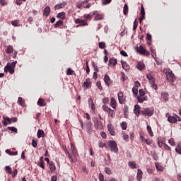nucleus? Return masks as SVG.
Returning <instances> with one entry per match:
<instances>
[{
	"label": "nucleus",
	"instance_id": "1",
	"mask_svg": "<svg viewBox=\"0 0 181 181\" xmlns=\"http://www.w3.org/2000/svg\"><path fill=\"white\" fill-rule=\"evenodd\" d=\"M164 73L166 74V78L170 83H173L175 80V74L169 69H165L163 70Z\"/></svg>",
	"mask_w": 181,
	"mask_h": 181
},
{
	"label": "nucleus",
	"instance_id": "2",
	"mask_svg": "<svg viewBox=\"0 0 181 181\" xmlns=\"http://www.w3.org/2000/svg\"><path fill=\"white\" fill-rule=\"evenodd\" d=\"M146 78L149 81V83L153 88V90H158V84H156V80L154 78L151 74H146Z\"/></svg>",
	"mask_w": 181,
	"mask_h": 181
},
{
	"label": "nucleus",
	"instance_id": "3",
	"mask_svg": "<svg viewBox=\"0 0 181 181\" xmlns=\"http://www.w3.org/2000/svg\"><path fill=\"white\" fill-rule=\"evenodd\" d=\"M153 107H147L141 111V114H142V115H146V117H152V115H153Z\"/></svg>",
	"mask_w": 181,
	"mask_h": 181
},
{
	"label": "nucleus",
	"instance_id": "4",
	"mask_svg": "<svg viewBox=\"0 0 181 181\" xmlns=\"http://www.w3.org/2000/svg\"><path fill=\"white\" fill-rule=\"evenodd\" d=\"M108 146L110 148L111 152L117 153L118 152V147L115 141H109Z\"/></svg>",
	"mask_w": 181,
	"mask_h": 181
},
{
	"label": "nucleus",
	"instance_id": "5",
	"mask_svg": "<svg viewBox=\"0 0 181 181\" xmlns=\"http://www.w3.org/2000/svg\"><path fill=\"white\" fill-rule=\"evenodd\" d=\"M93 122H94V127L96 129H103L104 126L103 125V122L100 120H98V119L95 118L93 119Z\"/></svg>",
	"mask_w": 181,
	"mask_h": 181
},
{
	"label": "nucleus",
	"instance_id": "6",
	"mask_svg": "<svg viewBox=\"0 0 181 181\" xmlns=\"http://www.w3.org/2000/svg\"><path fill=\"white\" fill-rule=\"evenodd\" d=\"M137 52L138 53H139L140 54H143L144 56H149V54H151L149 51L145 49V47H144L142 45L139 46V48L137 49Z\"/></svg>",
	"mask_w": 181,
	"mask_h": 181
},
{
	"label": "nucleus",
	"instance_id": "7",
	"mask_svg": "<svg viewBox=\"0 0 181 181\" xmlns=\"http://www.w3.org/2000/svg\"><path fill=\"white\" fill-rule=\"evenodd\" d=\"M92 15L95 16V18L93 19V21H101L104 19V16L100 13V12L98 11H93Z\"/></svg>",
	"mask_w": 181,
	"mask_h": 181
},
{
	"label": "nucleus",
	"instance_id": "8",
	"mask_svg": "<svg viewBox=\"0 0 181 181\" xmlns=\"http://www.w3.org/2000/svg\"><path fill=\"white\" fill-rule=\"evenodd\" d=\"M4 71L5 73H8V71H9L10 74H13V73H15V69L11 65L7 64L4 67Z\"/></svg>",
	"mask_w": 181,
	"mask_h": 181
},
{
	"label": "nucleus",
	"instance_id": "9",
	"mask_svg": "<svg viewBox=\"0 0 181 181\" xmlns=\"http://www.w3.org/2000/svg\"><path fill=\"white\" fill-rule=\"evenodd\" d=\"M118 100L119 104H125V97L124 96V93L120 92L117 94Z\"/></svg>",
	"mask_w": 181,
	"mask_h": 181
},
{
	"label": "nucleus",
	"instance_id": "10",
	"mask_svg": "<svg viewBox=\"0 0 181 181\" xmlns=\"http://www.w3.org/2000/svg\"><path fill=\"white\" fill-rule=\"evenodd\" d=\"M134 112L136 117H139V115L141 114V106L139 105H134Z\"/></svg>",
	"mask_w": 181,
	"mask_h": 181
},
{
	"label": "nucleus",
	"instance_id": "11",
	"mask_svg": "<svg viewBox=\"0 0 181 181\" xmlns=\"http://www.w3.org/2000/svg\"><path fill=\"white\" fill-rule=\"evenodd\" d=\"M75 23L78 24L80 23L81 26H86V25H88V23H87V22H86L85 20H81L80 18H77L75 20Z\"/></svg>",
	"mask_w": 181,
	"mask_h": 181
},
{
	"label": "nucleus",
	"instance_id": "12",
	"mask_svg": "<svg viewBox=\"0 0 181 181\" xmlns=\"http://www.w3.org/2000/svg\"><path fill=\"white\" fill-rule=\"evenodd\" d=\"M86 131L87 132H93V123L91 122H86Z\"/></svg>",
	"mask_w": 181,
	"mask_h": 181
},
{
	"label": "nucleus",
	"instance_id": "13",
	"mask_svg": "<svg viewBox=\"0 0 181 181\" xmlns=\"http://www.w3.org/2000/svg\"><path fill=\"white\" fill-rule=\"evenodd\" d=\"M107 128H108L109 134H110L112 136H115V131L114 130V127H112V125L111 124H107Z\"/></svg>",
	"mask_w": 181,
	"mask_h": 181
},
{
	"label": "nucleus",
	"instance_id": "14",
	"mask_svg": "<svg viewBox=\"0 0 181 181\" xmlns=\"http://www.w3.org/2000/svg\"><path fill=\"white\" fill-rule=\"evenodd\" d=\"M104 81H105V83L106 84V86H107V87H110V84L111 83V78H110L108 74L105 75Z\"/></svg>",
	"mask_w": 181,
	"mask_h": 181
},
{
	"label": "nucleus",
	"instance_id": "15",
	"mask_svg": "<svg viewBox=\"0 0 181 181\" xmlns=\"http://www.w3.org/2000/svg\"><path fill=\"white\" fill-rule=\"evenodd\" d=\"M168 121L170 122V124H176V122H177V118H176V116H170L168 118Z\"/></svg>",
	"mask_w": 181,
	"mask_h": 181
},
{
	"label": "nucleus",
	"instance_id": "16",
	"mask_svg": "<svg viewBox=\"0 0 181 181\" xmlns=\"http://www.w3.org/2000/svg\"><path fill=\"white\" fill-rule=\"evenodd\" d=\"M136 68L138 69V70H139L140 71H142V70H144V69H145V64L143 62H139L137 65H136Z\"/></svg>",
	"mask_w": 181,
	"mask_h": 181
},
{
	"label": "nucleus",
	"instance_id": "17",
	"mask_svg": "<svg viewBox=\"0 0 181 181\" xmlns=\"http://www.w3.org/2000/svg\"><path fill=\"white\" fill-rule=\"evenodd\" d=\"M66 4H67V3L66 1H64V2L60 3L59 4H56L54 6V8L55 9H62V8H64V6H66Z\"/></svg>",
	"mask_w": 181,
	"mask_h": 181
},
{
	"label": "nucleus",
	"instance_id": "18",
	"mask_svg": "<svg viewBox=\"0 0 181 181\" xmlns=\"http://www.w3.org/2000/svg\"><path fill=\"white\" fill-rule=\"evenodd\" d=\"M117 63V59L110 58L109 59L108 66H116Z\"/></svg>",
	"mask_w": 181,
	"mask_h": 181
},
{
	"label": "nucleus",
	"instance_id": "19",
	"mask_svg": "<svg viewBox=\"0 0 181 181\" xmlns=\"http://www.w3.org/2000/svg\"><path fill=\"white\" fill-rule=\"evenodd\" d=\"M43 15L45 16H49L50 15V7L49 6H47L44 8Z\"/></svg>",
	"mask_w": 181,
	"mask_h": 181
},
{
	"label": "nucleus",
	"instance_id": "20",
	"mask_svg": "<svg viewBox=\"0 0 181 181\" xmlns=\"http://www.w3.org/2000/svg\"><path fill=\"white\" fill-rule=\"evenodd\" d=\"M138 102L140 103H144V101H148V97L146 96H137Z\"/></svg>",
	"mask_w": 181,
	"mask_h": 181
},
{
	"label": "nucleus",
	"instance_id": "21",
	"mask_svg": "<svg viewBox=\"0 0 181 181\" xmlns=\"http://www.w3.org/2000/svg\"><path fill=\"white\" fill-rule=\"evenodd\" d=\"M110 105L112 108H114L115 110L117 108V100H115V98H112L110 100Z\"/></svg>",
	"mask_w": 181,
	"mask_h": 181
},
{
	"label": "nucleus",
	"instance_id": "22",
	"mask_svg": "<svg viewBox=\"0 0 181 181\" xmlns=\"http://www.w3.org/2000/svg\"><path fill=\"white\" fill-rule=\"evenodd\" d=\"M136 180L138 181L142 180V170L141 169L137 170Z\"/></svg>",
	"mask_w": 181,
	"mask_h": 181
},
{
	"label": "nucleus",
	"instance_id": "23",
	"mask_svg": "<svg viewBox=\"0 0 181 181\" xmlns=\"http://www.w3.org/2000/svg\"><path fill=\"white\" fill-rule=\"evenodd\" d=\"M128 165L131 169H136V163L135 161H129Z\"/></svg>",
	"mask_w": 181,
	"mask_h": 181
},
{
	"label": "nucleus",
	"instance_id": "24",
	"mask_svg": "<svg viewBox=\"0 0 181 181\" xmlns=\"http://www.w3.org/2000/svg\"><path fill=\"white\" fill-rule=\"evenodd\" d=\"M49 168L51 172H54V170H56V165H54V163H53V161L49 163Z\"/></svg>",
	"mask_w": 181,
	"mask_h": 181
},
{
	"label": "nucleus",
	"instance_id": "25",
	"mask_svg": "<svg viewBox=\"0 0 181 181\" xmlns=\"http://www.w3.org/2000/svg\"><path fill=\"white\" fill-rule=\"evenodd\" d=\"M161 97L164 101H168V100H169V94L166 92L161 93Z\"/></svg>",
	"mask_w": 181,
	"mask_h": 181
},
{
	"label": "nucleus",
	"instance_id": "26",
	"mask_svg": "<svg viewBox=\"0 0 181 181\" xmlns=\"http://www.w3.org/2000/svg\"><path fill=\"white\" fill-rule=\"evenodd\" d=\"M6 52L7 54H10V53L13 52V47L12 45H8L6 49Z\"/></svg>",
	"mask_w": 181,
	"mask_h": 181
},
{
	"label": "nucleus",
	"instance_id": "27",
	"mask_svg": "<svg viewBox=\"0 0 181 181\" xmlns=\"http://www.w3.org/2000/svg\"><path fill=\"white\" fill-rule=\"evenodd\" d=\"M37 138H44L45 137V132L42 129H39L37 133Z\"/></svg>",
	"mask_w": 181,
	"mask_h": 181
},
{
	"label": "nucleus",
	"instance_id": "28",
	"mask_svg": "<svg viewBox=\"0 0 181 181\" xmlns=\"http://www.w3.org/2000/svg\"><path fill=\"white\" fill-rule=\"evenodd\" d=\"M83 86L88 88L90 86H91V81H90V78H87L86 81L83 83Z\"/></svg>",
	"mask_w": 181,
	"mask_h": 181
},
{
	"label": "nucleus",
	"instance_id": "29",
	"mask_svg": "<svg viewBox=\"0 0 181 181\" xmlns=\"http://www.w3.org/2000/svg\"><path fill=\"white\" fill-rule=\"evenodd\" d=\"M57 18H59V19H64L66 18V13L65 12L59 13L57 16Z\"/></svg>",
	"mask_w": 181,
	"mask_h": 181
},
{
	"label": "nucleus",
	"instance_id": "30",
	"mask_svg": "<svg viewBox=\"0 0 181 181\" xmlns=\"http://www.w3.org/2000/svg\"><path fill=\"white\" fill-rule=\"evenodd\" d=\"M4 119H6V121H8V122H18V118L17 117H12L8 118V117H6Z\"/></svg>",
	"mask_w": 181,
	"mask_h": 181
},
{
	"label": "nucleus",
	"instance_id": "31",
	"mask_svg": "<svg viewBox=\"0 0 181 181\" xmlns=\"http://www.w3.org/2000/svg\"><path fill=\"white\" fill-rule=\"evenodd\" d=\"M60 26H63V21H62V20H59V21H57L56 23L54 25V27L55 28H59Z\"/></svg>",
	"mask_w": 181,
	"mask_h": 181
},
{
	"label": "nucleus",
	"instance_id": "32",
	"mask_svg": "<svg viewBox=\"0 0 181 181\" xmlns=\"http://www.w3.org/2000/svg\"><path fill=\"white\" fill-rule=\"evenodd\" d=\"M37 104L38 105H40V107H45V105H46V103H45V100L42 98H40L38 100Z\"/></svg>",
	"mask_w": 181,
	"mask_h": 181
},
{
	"label": "nucleus",
	"instance_id": "33",
	"mask_svg": "<svg viewBox=\"0 0 181 181\" xmlns=\"http://www.w3.org/2000/svg\"><path fill=\"white\" fill-rule=\"evenodd\" d=\"M120 126L122 127V129H123L124 131H125L127 128H128V124H127L126 122H122L120 124Z\"/></svg>",
	"mask_w": 181,
	"mask_h": 181
},
{
	"label": "nucleus",
	"instance_id": "34",
	"mask_svg": "<svg viewBox=\"0 0 181 181\" xmlns=\"http://www.w3.org/2000/svg\"><path fill=\"white\" fill-rule=\"evenodd\" d=\"M71 149L72 153L74 155H76V153H77V150L76 149V146H74V144H73V143H71Z\"/></svg>",
	"mask_w": 181,
	"mask_h": 181
},
{
	"label": "nucleus",
	"instance_id": "35",
	"mask_svg": "<svg viewBox=\"0 0 181 181\" xmlns=\"http://www.w3.org/2000/svg\"><path fill=\"white\" fill-rule=\"evenodd\" d=\"M18 104H19V105H25V100H23V98L19 97L18 99Z\"/></svg>",
	"mask_w": 181,
	"mask_h": 181
},
{
	"label": "nucleus",
	"instance_id": "36",
	"mask_svg": "<svg viewBox=\"0 0 181 181\" xmlns=\"http://www.w3.org/2000/svg\"><path fill=\"white\" fill-rule=\"evenodd\" d=\"M150 52L152 57L153 59H156V52H155V49H152V47L150 48Z\"/></svg>",
	"mask_w": 181,
	"mask_h": 181
},
{
	"label": "nucleus",
	"instance_id": "37",
	"mask_svg": "<svg viewBox=\"0 0 181 181\" xmlns=\"http://www.w3.org/2000/svg\"><path fill=\"white\" fill-rule=\"evenodd\" d=\"M147 131L150 136H153V132H152V128L151 127V126L147 125Z\"/></svg>",
	"mask_w": 181,
	"mask_h": 181
},
{
	"label": "nucleus",
	"instance_id": "38",
	"mask_svg": "<svg viewBox=\"0 0 181 181\" xmlns=\"http://www.w3.org/2000/svg\"><path fill=\"white\" fill-rule=\"evenodd\" d=\"M8 129H9V131H11L12 132H15V134H18V129H16V127H8Z\"/></svg>",
	"mask_w": 181,
	"mask_h": 181
},
{
	"label": "nucleus",
	"instance_id": "39",
	"mask_svg": "<svg viewBox=\"0 0 181 181\" xmlns=\"http://www.w3.org/2000/svg\"><path fill=\"white\" fill-rule=\"evenodd\" d=\"M123 13L124 15H127L128 13V4H124L123 8Z\"/></svg>",
	"mask_w": 181,
	"mask_h": 181
},
{
	"label": "nucleus",
	"instance_id": "40",
	"mask_svg": "<svg viewBox=\"0 0 181 181\" xmlns=\"http://www.w3.org/2000/svg\"><path fill=\"white\" fill-rule=\"evenodd\" d=\"M105 172L107 175H111L112 173V171H111V169L108 167L105 168Z\"/></svg>",
	"mask_w": 181,
	"mask_h": 181
},
{
	"label": "nucleus",
	"instance_id": "41",
	"mask_svg": "<svg viewBox=\"0 0 181 181\" xmlns=\"http://www.w3.org/2000/svg\"><path fill=\"white\" fill-rule=\"evenodd\" d=\"M175 152L181 155V144H178L177 148H175Z\"/></svg>",
	"mask_w": 181,
	"mask_h": 181
},
{
	"label": "nucleus",
	"instance_id": "42",
	"mask_svg": "<svg viewBox=\"0 0 181 181\" xmlns=\"http://www.w3.org/2000/svg\"><path fill=\"white\" fill-rule=\"evenodd\" d=\"M101 1H102V4L103 5H108L111 4V2L112 1V0H101Z\"/></svg>",
	"mask_w": 181,
	"mask_h": 181
},
{
	"label": "nucleus",
	"instance_id": "43",
	"mask_svg": "<svg viewBox=\"0 0 181 181\" xmlns=\"http://www.w3.org/2000/svg\"><path fill=\"white\" fill-rule=\"evenodd\" d=\"M91 16H92L90 14H86L83 16V18L86 19V21H91L92 19Z\"/></svg>",
	"mask_w": 181,
	"mask_h": 181
},
{
	"label": "nucleus",
	"instance_id": "44",
	"mask_svg": "<svg viewBox=\"0 0 181 181\" xmlns=\"http://www.w3.org/2000/svg\"><path fill=\"white\" fill-rule=\"evenodd\" d=\"M5 169H6V172L7 173H8L9 175H11V173H12V168H11L9 166H6Z\"/></svg>",
	"mask_w": 181,
	"mask_h": 181
},
{
	"label": "nucleus",
	"instance_id": "45",
	"mask_svg": "<svg viewBox=\"0 0 181 181\" xmlns=\"http://www.w3.org/2000/svg\"><path fill=\"white\" fill-rule=\"evenodd\" d=\"M11 25L13 26H19V21L18 20L11 21Z\"/></svg>",
	"mask_w": 181,
	"mask_h": 181
},
{
	"label": "nucleus",
	"instance_id": "46",
	"mask_svg": "<svg viewBox=\"0 0 181 181\" xmlns=\"http://www.w3.org/2000/svg\"><path fill=\"white\" fill-rule=\"evenodd\" d=\"M168 144H170L171 146H175V145H176V143H175V140L172 138L168 141Z\"/></svg>",
	"mask_w": 181,
	"mask_h": 181
},
{
	"label": "nucleus",
	"instance_id": "47",
	"mask_svg": "<svg viewBox=\"0 0 181 181\" xmlns=\"http://www.w3.org/2000/svg\"><path fill=\"white\" fill-rule=\"evenodd\" d=\"M122 66L124 70H128V65H127V62H122Z\"/></svg>",
	"mask_w": 181,
	"mask_h": 181
},
{
	"label": "nucleus",
	"instance_id": "48",
	"mask_svg": "<svg viewBox=\"0 0 181 181\" xmlns=\"http://www.w3.org/2000/svg\"><path fill=\"white\" fill-rule=\"evenodd\" d=\"M107 114H109V115H110V117H114V110H112V109L110 108L107 111Z\"/></svg>",
	"mask_w": 181,
	"mask_h": 181
},
{
	"label": "nucleus",
	"instance_id": "49",
	"mask_svg": "<svg viewBox=\"0 0 181 181\" xmlns=\"http://www.w3.org/2000/svg\"><path fill=\"white\" fill-rule=\"evenodd\" d=\"M139 97H144L145 96V91H144L142 89H140L139 90Z\"/></svg>",
	"mask_w": 181,
	"mask_h": 181
},
{
	"label": "nucleus",
	"instance_id": "50",
	"mask_svg": "<svg viewBox=\"0 0 181 181\" xmlns=\"http://www.w3.org/2000/svg\"><path fill=\"white\" fill-rule=\"evenodd\" d=\"M73 73H74V71L71 70L70 68L67 69L66 74H68V76H73Z\"/></svg>",
	"mask_w": 181,
	"mask_h": 181
},
{
	"label": "nucleus",
	"instance_id": "51",
	"mask_svg": "<svg viewBox=\"0 0 181 181\" xmlns=\"http://www.w3.org/2000/svg\"><path fill=\"white\" fill-rule=\"evenodd\" d=\"M104 47H105V42H99V48L104 49Z\"/></svg>",
	"mask_w": 181,
	"mask_h": 181
},
{
	"label": "nucleus",
	"instance_id": "52",
	"mask_svg": "<svg viewBox=\"0 0 181 181\" xmlns=\"http://www.w3.org/2000/svg\"><path fill=\"white\" fill-rule=\"evenodd\" d=\"M66 153H67L69 159H71V162H73V163L76 162V160H74V159H73V157L71 156V154H70L69 151H66Z\"/></svg>",
	"mask_w": 181,
	"mask_h": 181
},
{
	"label": "nucleus",
	"instance_id": "53",
	"mask_svg": "<svg viewBox=\"0 0 181 181\" xmlns=\"http://www.w3.org/2000/svg\"><path fill=\"white\" fill-rule=\"evenodd\" d=\"M132 91L134 95H138V88H136V87H134Z\"/></svg>",
	"mask_w": 181,
	"mask_h": 181
},
{
	"label": "nucleus",
	"instance_id": "54",
	"mask_svg": "<svg viewBox=\"0 0 181 181\" xmlns=\"http://www.w3.org/2000/svg\"><path fill=\"white\" fill-rule=\"evenodd\" d=\"M32 146H33V148H36V146H37V141H36V140L33 139V141H32Z\"/></svg>",
	"mask_w": 181,
	"mask_h": 181
},
{
	"label": "nucleus",
	"instance_id": "55",
	"mask_svg": "<svg viewBox=\"0 0 181 181\" xmlns=\"http://www.w3.org/2000/svg\"><path fill=\"white\" fill-rule=\"evenodd\" d=\"M102 108L103 110V111H105L106 112H107V111L110 110V107H108V106L103 105L102 106Z\"/></svg>",
	"mask_w": 181,
	"mask_h": 181
},
{
	"label": "nucleus",
	"instance_id": "56",
	"mask_svg": "<svg viewBox=\"0 0 181 181\" xmlns=\"http://www.w3.org/2000/svg\"><path fill=\"white\" fill-rule=\"evenodd\" d=\"M86 71L87 74H89V73H90V67L88 66V62H86Z\"/></svg>",
	"mask_w": 181,
	"mask_h": 181
},
{
	"label": "nucleus",
	"instance_id": "57",
	"mask_svg": "<svg viewBox=\"0 0 181 181\" xmlns=\"http://www.w3.org/2000/svg\"><path fill=\"white\" fill-rule=\"evenodd\" d=\"M96 86H97L98 88H99V90H103V86H101V82L100 81H98L96 83Z\"/></svg>",
	"mask_w": 181,
	"mask_h": 181
},
{
	"label": "nucleus",
	"instance_id": "58",
	"mask_svg": "<svg viewBox=\"0 0 181 181\" xmlns=\"http://www.w3.org/2000/svg\"><path fill=\"white\" fill-rule=\"evenodd\" d=\"M16 63H18V62H16V61L13 62L11 64H9L8 66H11V67H13V69H15V67L16 66Z\"/></svg>",
	"mask_w": 181,
	"mask_h": 181
},
{
	"label": "nucleus",
	"instance_id": "59",
	"mask_svg": "<svg viewBox=\"0 0 181 181\" xmlns=\"http://www.w3.org/2000/svg\"><path fill=\"white\" fill-rule=\"evenodd\" d=\"M99 180L100 181H104V175L103 173H99Z\"/></svg>",
	"mask_w": 181,
	"mask_h": 181
},
{
	"label": "nucleus",
	"instance_id": "60",
	"mask_svg": "<svg viewBox=\"0 0 181 181\" xmlns=\"http://www.w3.org/2000/svg\"><path fill=\"white\" fill-rule=\"evenodd\" d=\"M129 138V136H128V134H125V133H124L123 134V139L124 140V141H128V139Z\"/></svg>",
	"mask_w": 181,
	"mask_h": 181
},
{
	"label": "nucleus",
	"instance_id": "61",
	"mask_svg": "<svg viewBox=\"0 0 181 181\" xmlns=\"http://www.w3.org/2000/svg\"><path fill=\"white\" fill-rule=\"evenodd\" d=\"M108 101H109L108 98H104L103 99V104H108Z\"/></svg>",
	"mask_w": 181,
	"mask_h": 181
},
{
	"label": "nucleus",
	"instance_id": "62",
	"mask_svg": "<svg viewBox=\"0 0 181 181\" xmlns=\"http://www.w3.org/2000/svg\"><path fill=\"white\" fill-rule=\"evenodd\" d=\"M98 146H99V148H104V146H105V144H103V142H101V141H99Z\"/></svg>",
	"mask_w": 181,
	"mask_h": 181
},
{
	"label": "nucleus",
	"instance_id": "63",
	"mask_svg": "<svg viewBox=\"0 0 181 181\" xmlns=\"http://www.w3.org/2000/svg\"><path fill=\"white\" fill-rule=\"evenodd\" d=\"M42 168V169H45V162L40 161V164L38 165Z\"/></svg>",
	"mask_w": 181,
	"mask_h": 181
},
{
	"label": "nucleus",
	"instance_id": "64",
	"mask_svg": "<svg viewBox=\"0 0 181 181\" xmlns=\"http://www.w3.org/2000/svg\"><path fill=\"white\" fill-rule=\"evenodd\" d=\"M51 181H57V176H56V175L52 176Z\"/></svg>",
	"mask_w": 181,
	"mask_h": 181
}]
</instances>
